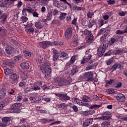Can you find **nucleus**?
Listing matches in <instances>:
<instances>
[{"mask_svg":"<svg viewBox=\"0 0 127 127\" xmlns=\"http://www.w3.org/2000/svg\"><path fill=\"white\" fill-rule=\"evenodd\" d=\"M5 64L7 66H9V67H10V68H13V67H14V64L13 63H11L10 62H6L5 63Z\"/></svg>","mask_w":127,"mask_h":127,"instance_id":"4c0bfd02","label":"nucleus"},{"mask_svg":"<svg viewBox=\"0 0 127 127\" xmlns=\"http://www.w3.org/2000/svg\"><path fill=\"white\" fill-rule=\"evenodd\" d=\"M32 87V90H34V91H39V90H40V87L38 86V85H34V86Z\"/></svg>","mask_w":127,"mask_h":127,"instance_id":"8fccbe9b","label":"nucleus"},{"mask_svg":"<svg viewBox=\"0 0 127 127\" xmlns=\"http://www.w3.org/2000/svg\"><path fill=\"white\" fill-rule=\"evenodd\" d=\"M21 67L22 69H27L29 66L28 63H22L20 64Z\"/></svg>","mask_w":127,"mask_h":127,"instance_id":"b1692460","label":"nucleus"},{"mask_svg":"<svg viewBox=\"0 0 127 127\" xmlns=\"http://www.w3.org/2000/svg\"><path fill=\"white\" fill-rule=\"evenodd\" d=\"M83 34L87 35L88 34V35H90L89 33H92V32L89 31V30L85 29L84 31L82 32Z\"/></svg>","mask_w":127,"mask_h":127,"instance_id":"0e129e2a","label":"nucleus"},{"mask_svg":"<svg viewBox=\"0 0 127 127\" xmlns=\"http://www.w3.org/2000/svg\"><path fill=\"white\" fill-rule=\"evenodd\" d=\"M54 6H56L57 7H60L61 6V2H59V1H54Z\"/></svg>","mask_w":127,"mask_h":127,"instance_id":"f704fd0d","label":"nucleus"},{"mask_svg":"<svg viewBox=\"0 0 127 127\" xmlns=\"http://www.w3.org/2000/svg\"><path fill=\"white\" fill-rule=\"evenodd\" d=\"M112 51H113V50L109 51L104 54V56H111V55H112Z\"/></svg>","mask_w":127,"mask_h":127,"instance_id":"052dcab7","label":"nucleus"},{"mask_svg":"<svg viewBox=\"0 0 127 127\" xmlns=\"http://www.w3.org/2000/svg\"><path fill=\"white\" fill-rule=\"evenodd\" d=\"M58 13H59V11H58V10L55 9L54 11L53 12V15H57V14H58Z\"/></svg>","mask_w":127,"mask_h":127,"instance_id":"338daca9","label":"nucleus"},{"mask_svg":"<svg viewBox=\"0 0 127 127\" xmlns=\"http://www.w3.org/2000/svg\"><path fill=\"white\" fill-rule=\"evenodd\" d=\"M93 75H94L93 71L85 72L82 76V79L85 81H93Z\"/></svg>","mask_w":127,"mask_h":127,"instance_id":"39448f33","label":"nucleus"},{"mask_svg":"<svg viewBox=\"0 0 127 127\" xmlns=\"http://www.w3.org/2000/svg\"><path fill=\"white\" fill-rule=\"evenodd\" d=\"M73 100L74 102H76L78 105H81V100H79V99L77 98H73Z\"/></svg>","mask_w":127,"mask_h":127,"instance_id":"6e6d98bb","label":"nucleus"},{"mask_svg":"<svg viewBox=\"0 0 127 127\" xmlns=\"http://www.w3.org/2000/svg\"><path fill=\"white\" fill-rule=\"evenodd\" d=\"M21 77L22 80H25L26 79H27V73H26V72H22Z\"/></svg>","mask_w":127,"mask_h":127,"instance_id":"79ce46f5","label":"nucleus"},{"mask_svg":"<svg viewBox=\"0 0 127 127\" xmlns=\"http://www.w3.org/2000/svg\"><path fill=\"white\" fill-rule=\"evenodd\" d=\"M64 35L66 38H71L72 36V29L70 28H67L65 30Z\"/></svg>","mask_w":127,"mask_h":127,"instance_id":"4468645a","label":"nucleus"},{"mask_svg":"<svg viewBox=\"0 0 127 127\" xmlns=\"http://www.w3.org/2000/svg\"><path fill=\"white\" fill-rule=\"evenodd\" d=\"M111 115H112V113H111L109 111H106L104 113H103V116L104 117H111L110 116H111Z\"/></svg>","mask_w":127,"mask_h":127,"instance_id":"c03bdc74","label":"nucleus"},{"mask_svg":"<svg viewBox=\"0 0 127 127\" xmlns=\"http://www.w3.org/2000/svg\"><path fill=\"white\" fill-rule=\"evenodd\" d=\"M104 29L105 31V34H106V35H108L110 33V32L111 31V27L108 26L107 28H104Z\"/></svg>","mask_w":127,"mask_h":127,"instance_id":"72a5a7b5","label":"nucleus"},{"mask_svg":"<svg viewBox=\"0 0 127 127\" xmlns=\"http://www.w3.org/2000/svg\"><path fill=\"white\" fill-rule=\"evenodd\" d=\"M35 26L38 29H41L42 28H43V25H42V24H41L39 21L35 23Z\"/></svg>","mask_w":127,"mask_h":127,"instance_id":"aec40b11","label":"nucleus"},{"mask_svg":"<svg viewBox=\"0 0 127 127\" xmlns=\"http://www.w3.org/2000/svg\"><path fill=\"white\" fill-rule=\"evenodd\" d=\"M23 53L24 55H25V57H26L27 58H30V57H31V52H29L25 50L23 52Z\"/></svg>","mask_w":127,"mask_h":127,"instance_id":"cd10ccee","label":"nucleus"},{"mask_svg":"<svg viewBox=\"0 0 127 127\" xmlns=\"http://www.w3.org/2000/svg\"><path fill=\"white\" fill-rule=\"evenodd\" d=\"M46 18L47 20H51V19H52V11H49L48 12Z\"/></svg>","mask_w":127,"mask_h":127,"instance_id":"c756f323","label":"nucleus"},{"mask_svg":"<svg viewBox=\"0 0 127 127\" xmlns=\"http://www.w3.org/2000/svg\"><path fill=\"white\" fill-rule=\"evenodd\" d=\"M117 34H125V31H123L122 30H117L116 31Z\"/></svg>","mask_w":127,"mask_h":127,"instance_id":"774afa93","label":"nucleus"},{"mask_svg":"<svg viewBox=\"0 0 127 127\" xmlns=\"http://www.w3.org/2000/svg\"><path fill=\"white\" fill-rule=\"evenodd\" d=\"M79 72V69H78V66L76 65H73L72 66V69L71 70L70 75L71 76H74L76 73Z\"/></svg>","mask_w":127,"mask_h":127,"instance_id":"f3484780","label":"nucleus"},{"mask_svg":"<svg viewBox=\"0 0 127 127\" xmlns=\"http://www.w3.org/2000/svg\"><path fill=\"white\" fill-rule=\"evenodd\" d=\"M88 100H92V99H91V97L86 96V95H84L83 96L82 100H81L82 101V102L83 103H87V102H89Z\"/></svg>","mask_w":127,"mask_h":127,"instance_id":"5701e85b","label":"nucleus"},{"mask_svg":"<svg viewBox=\"0 0 127 127\" xmlns=\"http://www.w3.org/2000/svg\"><path fill=\"white\" fill-rule=\"evenodd\" d=\"M70 108H72L75 113H77V112H78V107L76 105L71 106Z\"/></svg>","mask_w":127,"mask_h":127,"instance_id":"de8ad7c7","label":"nucleus"},{"mask_svg":"<svg viewBox=\"0 0 127 127\" xmlns=\"http://www.w3.org/2000/svg\"><path fill=\"white\" fill-rule=\"evenodd\" d=\"M66 15H67V13L61 12L59 16L60 19L61 20H64V19H65Z\"/></svg>","mask_w":127,"mask_h":127,"instance_id":"c85d7f7f","label":"nucleus"},{"mask_svg":"<svg viewBox=\"0 0 127 127\" xmlns=\"http://www.w3.org/2000/svg\"><path fill=\"white\" fill-rule=\"evenodd\" d=\"M54 45H56V46H61L63 45V42H59V41H54L53 42Z\"/></svg>","mask_w":127,"mask_h":127,"instance_id":"ea45409f","label":"nucleus"},{"mask_svg":"<svg viewBox=\"0 0 127 127\" xmlns=\"http://www.w3.org/2000/svg\"><path fill=\"white\" fill-rule=\"evenodd\" d=\"M30 101H31L32 104H34L37 102V100L35 99V98L32 97H30Z\"/></svg>","mask_w":127,"mask_h":127,"instance_id":"3c124183","label":"nucleus"},{"mask_svg":"<svg viewBox=\"0 0 127 127\" xmlns=\"http://www.w3.org/2000/svg\"><path fill=\"white\" fill-rule=\"evenodd\" d=\"M56 107L59 109H64L66 107V104H65V103L57 104Z\"/></svg>","mask_w":127,"mask_h":127,"instance_id":"2f4dec72","label":"nucleus"},{"mask_svg":"<svg viewBox=\"0 0 127 127\" xmlns=\"http://www.w3.org/2000/svg\"><path fill=\"white\" fill-rule=\"evenodd\" d=\"M25 85H26V83L23 81H21L19 83V87H25Z\"/></svg>","mask_w":127,"mask_h":127,"instance_id":"bf43d9fd","label":"nucleus"},{"mask_svg":"<svg viewBox=\"0 0 127 127\" xmlns=\"http://www.w3.org/2000/svg\"><path fill=\"white\" fill-rule=\"evenodd\" d=\"M39 45L42 48L45 49L46 48H47V46H53V45H54V43L49 41H43L39 43Z\"/></svg>","mask_w":127,"mask_h":127,"instance_id":"0eeeda50","label":"nucleus"},{"mask_svg":"<svg viewBox=\"0 0 127 127\" xmlns=\"http://www.w3.org/2000/svg\"><path fill=\"white\" fill-rule=\"evenodd\" d=\"M102 105L94 104L90 107V109H95V108H100Z\"/></svg>","mask_w":127,"mask_h":127,"instance_id":"09e8293b","label":"nucleus"},{"mask_svg":"<svg viewBox=\"0 0 127 127\" xmlns=\"http://www.w3.org/2000/svg\"><path fill=\"white\" fill-rule=\"evenodd\" d=\"M91 99L93 100V101H98L99 100V97L97 96L96 95H92L91 97Z\"/></svg>","mask_w":127,"mask_h":127,"instance_id":"49530a36","label":"nucleus"},{"mask_svg":"<svg viewBox=\"0 0 127 127\" xmlns=\"http://www.w3.org/2000/svg\"><path fill=\"white\" fill-rule=\"evenodd\" d=\"M60 58H64V59H67L68 58V54L65 53V52H62L60 53Z\"/></svg>","mask_w":127,"mask_h":127,"instance_id":"a878e982","label":"nucleus"},{"mask_svg":"<svg viewBox=\"0 0 127 127\" xmlns=\"http://www.w3.org/2000/svg\"><path fill=\"white\" fill-rule=\"evenodd\" d=\"M14 50V47L12 46L7 45L5 49L6 53L10 55L12 54V50Z\"/></svg>","mask_w":127,"mask_h":127,"instance_id":"2eb2a0df","label":"nucleus"},{"mask_svg":"<svg viewBox=\"0 0 127 127\" xmlns=\"http://www.w3.org/2000/svg\"><path fill=\"white\" fill-rule=\"evenodd\" d=\"M1 104L2 105V106L4 107L5 106H7L8 104V103H9V99L6 98L4 100H3L1 102H0Z\"/></svg>","mask_w":127,"mask_h":127,"instance_id":"4be33fe9","label":"nucleus"},{"mask_svg":"<svg viewBox=\"0 0 127 127\" xmlns=\"http://www.w3.org/2000/svg\"><path fill=\"white\" fill-rule=\"evenodd\" d=\"M32 89H33L32 86H31L30 87H26L24 89V92H25V93L28 94V93H29L32 90Z\"/></svg>","mask_w":127,"mask_h":127,"instance_id":"37998d69","label":"nucleus"},{"mask_svg":"<svg viewBox=\"0 0 127 127\" xmlns=\"http://www.w3.org/2000/svg\"><path fill=\"white\" fill-rule=\"evenodd\" d=\"M20 58H21L20 57L16 56V57H14L13 60H14V61H15V62H18V61H19V60H20Z\"/></svg>","mask_w":127,"mask_h":127,"instance_id":"69168bd1","label":"nucleus"},{"mask_svg":"<svg viewBox=\"0 0 127 127\" xmlns=\"http://www.w3.org/2000/svg\"><path fill=\"white\" fill-rule=\"evenodd\" d=\"M111 117L102 116L96 118V120H103V122L101 124V127H108L111 126Z\"/></svg>","mask_w":127,"mask_h":127,"instance_id":"20e7f679","label":"nucleus"},{"mask_svg":"<svg viewBox=\"0 0 127 127\" xmlns=\"http://www.w3.org/2000/svg\"><path fill=\"white\" fill-rule=\"evenodd\" d=\"M113 54H114V55H122V50H118L117 51L114 50L113 51Z\"/></svg>","mask_w":127,"mask_h":127,"instance_id":"473e14b6","label":"nucleus"},{"mask_svg":"<svg viewBox=\"0 0 127 127\" xmlns=\"http://www.w3.org/2000/svg\"><path fill=\"white\" fill-rule=\"evenodd\" d=\"M53 53L54 54L53 57V60L56 62V61L58 60V58H59V56H60V54L57 50H54Z\"/></svg>","mask_w":127,"mask_h":127,"instance_id":"f8f14e48","label":"nucleus"},{"mask_svg":"<svg viewBox=\"0 0 127 127\" xmlns=\"http://www.w3.org/2000/svg\"><path fill=\"white\" fill-rule=\"evenodd\" d=\"M94 39V36L92 34V33H89V35H88V37L87 40H86V42L87 43H91L92 41H93Z\"/></svg>","mask_w":127,"mask_h":127,"instance_id":"6ab92c4d","label":"nucleus"},{"mask_svg":"<svg viewBox=\"0 0 127 127\" xmlns=\"http://www.w3.org/2000/svg\"><path fill=\"white\" fill-rule=\"evenodd\" d=\"M80 106H83L85 107H87V108H90L91 109V106L90 104L87 103V102H83L81 100H80Z\"/></svg>","mask_w":127,"mask_h":127,"instance_id":"bb28decb","label":"nucleus"},{"mask_svg":"<svg viewBox=\"0 0 127 127\" xmlns=\"http://www.w3.org/2000/svg\"><path fill=\"white\" fill-rule=\"evenodd\" d=\"M93 15H94V12H89L87 14V17H88V18H92Z\"/></svg>","mask_w":127,"mask_h":127,"instance_id":"4d7b16f0","label":"nucleus"},{"mask_svg":"<svg viewBox=\"0 0 127 127\" xmlns=\"http://www.w3.org/2000/svg\"><path fill=\"white\" fill-rule=\"evenodd\" d=\"M7 3H8V0L3 1L0 3V6L1 7H5Z\"/></svg>","mask_w":127,"mask_h":127,"instance_id":"58836bf2","label":"nucleus"},{"mask_svg":"<svg viewBox=\"0 0 127 127\" xmlns=\"http://www.w3.org/2000/svg\"><path fill=\"white\" fill-rule=\"evenodd\" d=\"M43 100V97H42L41 96H40L38 98L37 102L39 103V104H40L42 102V100Z\"/></svg>","mask_w":127,"mask_h":127,"instance_id":"e2e57ef3","label":"nucleus"},{"mask_svg":"<svg viewBox=\"0 0 127 127\" xmlns=\"http://www.w3.org/2000/svg\"><path fill=\"white\" fill-rule=\"evenodd\" d=\"M78 40H79V38L78 37V35H75L72 37V42L75 43V46L78 45Z\"/></svg>","mask_w":127,"mask_h":127,"instance_id":"412c9836","label":"nucleus"},{"mask_svg":"<svg viewBox=\"0 0 127 127\" xmlns=\"http://www.w3.org/2000/svg\"><path fill=\"white\" fill-rule=\"evenodd\" d=\"M119 39H121V42H123V36L118 37L117 38H111L110 40L108 41V45H113L114 43L118 42Z\"/></svg>","mask_w":127,"mask_h":127,"instance_id":"9d476101","label":"nucleus"},{"mask_svg":"<svg viewBox=\"0 0 127 127\" xmlns=\"http://www.w3.org/2000/svg\"><path fill=\"white\" fill-rule=\"evenodd\" d=\"M72 78L68 77L67 79L65 78H57L55 80V83L57 84L58 86H67L70 83H72Z\"/></svg>","mask_w":127,"mask_h":127,"instance_id":"7ed1b4c3","label":"nucleus"},{"mask_svg":"<svg viewBox=\"0 0 127 127\" xmlns=\"http://www.w3.org/2000/svg\"><path fill=\"white\" fill-rule=\"evenodd\" d=\"M53 24H57V25H60V21L59 20H53L52 21Z\"/></svg>","mask_w":127,"mask_h":127,"instance_id":"a18cd8bd","label":"nucleus"},{"mask_svg":"<svg viewBox=\"0 0 127 127\" xmlns=\"http://www.w3.org/2000/svg\"><path fill=\"white\" fill-rule=\"evenodd\" d=\"M13 71L9 68L4 69V73L5 75H9L11 74Z\"/></svg>","mask_w":127,"mask_h":127,"instance_id":"7c9ffc66","label":"nucleus"},{"mask_svg":"<svg viewBox=\"0 0 127 127\" xmlns=\"http://www.w3.org/2000/svg\"><path fill=\"white\" fill-rule=\"evenodd\" d=\"M93 121H94V119L89 118L83 122L82 126L84 127H89V126L92 125Z\"/></svg>","mask_w":127,"mask_h":127,"instance_id":"9b49d317","label":"nucleus"},{"mask_svg":"<svg viewBox=\"0 0 127 127\" xmlns=\"http://www.w3.org/2000/svg\"><path fill=\"white\" fill-rule=\"evenodd\" d=\"M21 19H22L23 22H26L27 21V20H28V18H27V17H25L24 16H22L21 17Z\"/></svg>","mask_w":127,"mask_h":127,"instance_id":"5fc2aeb1","label":"nucleus"},{"mask_svg":"<svg viewBox=\"0 0 127 127\" xmlns=\"http://www.w3.org/2000/svg\"><path fill=\"white\" fill-rule=\"evenodd\" d=\"M91 58H92V55H89L87 58L84 57L81 62V64H85V63L89 62L91 60Z\"/></svg>","mask_w":127,"mask_h":127,"instance_id":"a211bd4d","label":"nucleus"},{"mask_svg":"<svg viewBox=\"0 0 127 127\" xmlns=\"http://www.w3.org/2000/svg\"><path fill=\"white\" fill-rule=\"evenodd\" d=\"M81 22L83 26H87V25L89 24V21H87V19H86L85 18H83L81 20Z\"/></svg>","mask_w":127,"mask_h":127,"instance_id":"393cba45","label":"nucleus"},{"mask_svg":"<svg viewBox=\"0 0 127 127\" xmlns=\"http://www.w3.org/2000/svg\"><path fill=\"white\" fill-rule=\"evenodd\" d=\"M9 121H10V118H9V117H4L2 119V122L3 124H4V123H6V124H7Z\"/></svg>","mask_w":127,"mask_h":127,"instance_id":"c9c22d12","label":"nucleus"},{"mask_svg":"<svg viewBox=\"0 0 127 127\" xmlns=\"http://www.w3.org/2000/svg\"><path fill=\"white\" fill-rule=\"evenodd\" d=\"M50 64H42L40 65V69L41 70L43 74H45V78L49 80L51 79V72H52V69L50 66Z\"/></svg>","mask_w":127,"mask_h":127,"instance_id":"f03ea898","label":"nucleus"},{"mask_svg":"<svg viewBox=\"0 0 127 127\" xmlns=\"http://www.w3.org/2000/svg\"><path fill=\"white\" fill-rule=\"evenodd\" d=\"M22 106V103H14L11 106V109L13 113H20V107Z\"/></svg>","mask_w":127,"mask_h":127,"instance_id":"423d86ee","label":"nucleus"},{"mask_svg":"<svg viewBox=\"0 0 127 127\" xmlns=\"http://www.w3.org/2000/svg\"><path fill=\"white\" fill-rule=\"evenodd\" d=\"M10 79L12 80L11 84H17L18 79H19V75L17 73H13L10 75Z\"/></svg>","mask_w":127,"mask_h":127,"instance_id":"6e6552de","label":"nucleus"},{"mask_svg":"<svg viewBox=\"0 0 127 127\" xmlns=\"http://www.w3.org/2000/svg\"><path fill=\"white\" fill-rule=\"evenodd\" d=\"M107 36L108 35L104 34L101 38L100 41L102 43L101 46H100L97 50V55L99 57H102L105 52H106V49L108 48L109 46V42L106 40Z\"/></svg>","mask_w":127,"mask_h":127,"instance_id":"f257e3e1","label":"nucleus"},{"mask_svg":"<svg viewBox=\"0 0 127 127\" xmlns=\"http://www.w3.org/2000/svg\"><path fill=\"white\" fill-rule=\"evenodd\" d=\"M56 96L60 98V100H63V101H69V100H70V96H68L67 93L58 94Z\"/></svg>","mask_w":127,"mask_h":127,"instance_id":"1a4fd4ad","label":"nucleus"},{"mask_svg":"<svg viewBox=\"0 0 127 127\" xmlns=\"http://www.w3.org/2000/svg\"><path fill=\"white\" fill-rule=\"evenodd\" d=\"M6 94L4 91H0V100H1V99H3V98L5 97Z\"/></svg>","mask_w":127,"mask_h":127,"instance_id":"a19ab883","label":"nucleus"},{"mask_svg":"<svg viewBox=\"0 0 127 127\" xmlns=\"http://www.w3.org/2000/svg\"><path fill=\"white\" fill-rule=\"evenodd\" d=\"M114 63V59H110L106 63L107 65H111L112 63Z\"/></svg>","mask_w":127,"mask_h":127,"instance_id":"13d9d810","label":"nucleus"},{"mask_svg":"<svg viewBox=\"0 0 127 127\" xmlns=\"http://www.w3.org/2000/svg\"><path fill=\"white\" fill-rule=\"evenodd\" d=\"M26 10L28 11L29 13H32V12H33V10L31 7H28V8H26Z\"/></svg>","mask_w":127,"mask_h":127,"instance_id":"680f3d73","label":"nucleus"},{"mask_svg":"<svg viewBox=\"0 0 127 127\" xmlns=\"http://www.w3.org/2000/svg\"><path fill=\"white\" fill-rule=\"evenodd\" d=\"M40 3L41 5H44V6L47 5V3H48V1L47 0L41 1Z\"/></svg>","mask_w":127,"mask_h":127,"instance_id":"603ef678","label":"nucleus"},{"mask_svg":"<svg viewBox=\"0 0 127 127\" xmlns=\"http://www.w3.org/2000/svg\"><path fill=\"white\" fill-rule=\"evenodd\" d=\"M127 14V11H122L118 13L119 15H120V16H125V15H126V14Z\"/></svg>","mask_w":127,"mask_h":127,"instance_id":"864d4df0","label":"nucleus"},{"mask_svg":"<svg viewBox=\"0 0 127 127\" xmlns=\"http://www.w3.org/2000/svg\"><path fill=\"white\" fill-rule=\"evenodd\" d=\"M76 58H77V56H73L70 61L66 63V66H71V65H72V64H74L75 63V61H76L77 60V59H76Z\"/></svg>","mask_w":127,"mask_h":127,"instance_id":"dca6fc26","label":"nucleus"},{"mask_svg":"<svg viewBox=\"0 0 127 127\" xmlns=\"http://www.w3.org/2000/svg\"><path fill=\"white\" fill-rule=\"evenodd\" d=\"M42 123H52L53 122V120L52 119H43L41 120Z\"/></svg>","mask_w":127,"mask_h":127,"instance_id":"e433bc0d","label":"nucleus"},{"mask_svg":"<svg viewBox=\"0 0 127 127\" xmlns=\"http://www.w3.org/2000/svg\"><path fill=\"white\" fill-rule=\"evenodd\" d=\"M116 99L118 102H124V101L126 100V97L125 95L120 93L116 96Z\"/></svg>","mask_w":127,"mask_h":127,"instance_id":"ddd939ff","label":"nucleus"}]
</instances>
